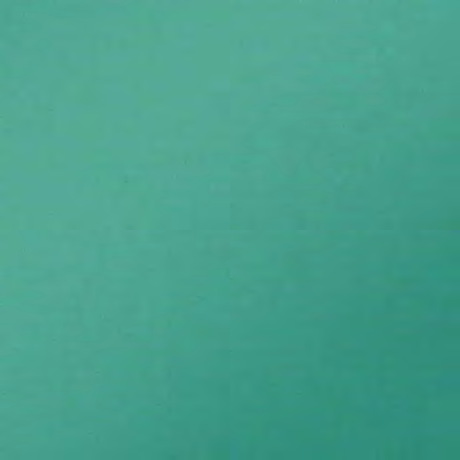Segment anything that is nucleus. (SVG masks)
<instances>
[{"label": "nucleus", "instance_id": "nucleus-1", "mask_svg": "<svg viewBox=\"0 0 460 460\" xmlns=\"http://www.w3.org/2000/svg\"><path fill=\"white\" fill-rule=\"evenodd\" d=\"M272 380H460V376H272Z\"/></svg>", "mask_w": 460, "mask_h": 460}, {"label": "nucleus", "instance_id": "nucleus-2", "mask_svg": "<svg viewBox=\"0 0 460 460\" xmlns=\"http://www.w3.org/2000/svg\"><path fill=\"white\" fill-rule=\"evenodd\" d=\"M270 374H460V370H434V371H270Z\"/></svg>", "mask_w": 460, "mask_h": 460}]
</instances>
